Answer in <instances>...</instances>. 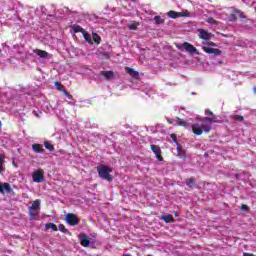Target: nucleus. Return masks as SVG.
<instances>
[{
	"label": "nucleus",
	"instance_id": "nucleus-41",
	"mask_svg": "<svg viewBox=\"0 0 256 256\" xmlns=\"http://www.w3.org/2000/svg\"><path fill=\"white\" fill-rule=\"evenodd\" d=\"M32 113H33V115H35V117L39 118V112H37V110H34Z\"/></svg>",
	"mask_w": 256,
	"mask_h": 256
},
{
	"label": "nucleus",
	"instance_id": "nucleus-33",
	"mask_svg": "<svg viewBox=\"0 0 256 256\" xmlns=\"http://www.w3.org/2000/svg\"><path fill=\"white\" fill-rule=\"evenodd\" d=\"M3 163H5V160L3 159V155L0 154V173H3Z\"/></svg>",
	"mask_w": 256,
	"mask_h": 256
},
{
	"label": "nucleus",
	"instance_id": "nucleus-30",
	"mask_svg": "<svg viewBox=\"0 0 256 256\" xmlns=\"http://www.w3.org/2000/svg\"><path fill=\"white\" fill-rule=\"evenodd\" d=\"M82 35L85 39V41H87V43H91V35L89 33H87L85 30L84 32H82Z\"/></svg>",
	"mask_w": 256,
	"mask_h": 256
},
{
	"label": "nucleus",
	"instance_id": "nucleus-13",
	"mask_svg": "<svg viewBox=\"0 0 256 256\" xmlns=\"http://www.w3.org/2000/svg\"><path fill=\"white\" fill-rule=\"evenodd\" d=\"M80 244L82 247H89L91 245V240L87 238V235L83 234L80 236Z\"/></svg>",
	"mask_w": 256,
	"mask_h": 256
},
{
	"label": "nucleus",
	"instance_id": "nucleus-31",
	"mask_svg": "<svg viewBox=\"0 0 256 256\" xmlns=\"http://www.w3.org/2000/svg\"><path fill=\"white\" fill-rule=\"evenodd\" d=\"M58 229H59V231H61V233H69V230H67V228L63 224H60L58 226Z\"/></svg>",
	"mask_w": 256,
	"mask_h": 256
},
{
	"label": "nucleus",
	"instance_id": "nucleus-11",
	"mask_svg": "<svg viewBox=\"0 0 256 256\" xmlns=\"http://www.w3.org/2000/svg\"><path fill=\"white\" fill-rule=\"evenodd\" d=\"M11 191V184L0 182V193H2V195H5V193H11Z\"/></svg>",
	"mask_w": 256,
	"mask_h": 256
},
{
	"label": "nucleus",
	"instance_id": "nucleus-38",
	"mask_svg": "<svg viewBox=\"0 0 256 256\" xmlns=\"http://www.w3.org/2000/svg\"><path fill=\"white\" fill-rule=\"evenodd\" d=\"M241 211H248L249 210V206L243 204L241 207H240Z\"/></svg>",
	"mask_w": 256,
	"mask_h": 256
},
{
	"label": "nucleus",
	"instance_id": "nucleus-20",
	"mask_svg": "<svg viewBox=\"0 0 256 256\" xmlns=\"http://www.w3.org/2000/svg\"><path fill=\"white\" fill-rule=\"evenodd\" d=\"M126 73L129 74L130 77H139V72L135 71L133 68L126 67Z\"/></svg>",
	"mask_w": 256,
	"mask_h": 256
},
{
	"label": "nucleus",
	"instance_id": "nucleus-10",
	"mask_svg": "<svg viewBox=\"0 0 256 256\" xmlns=\"http://www.w3.org/2000/svg\"><path fill=\"white\" fill-rule=\"evenodd\" d=\"M168 17L170 19H178V17H187L189 15V12H176V11H173V10H170L168 13H167Z\"/></svg>",
	"mask_w": 256,
	"mask_h": 256
},
{
	"label": "nucleus",
	"instance_id": "nucleus-42",
	"mask_svg": "<svg viewBox=\"0 0 256 256\" xmlns=\"http://www.w3.org/2000/svg\"><path fill=\"white\" fill-rule=\"evenodd\" d=\"M253 93L256 95V86L253 87Z\"/></svg>",
	"mask_w": 256,
	"mask_h": 256
},
{
	"label": "nucleus",
	"instance_id": "nucleus-6",
	"mask_svg": "<svg viewBox=\"0 0 256 256\" xmlns=\"http://www.w3.org/2000/svg\"><path fill=\"white\" fill-rule=\"evenodd\" d=\"M150 149L158 161H163V152L161 151V147L159 145L152 144L150 145Z\"/></svg>",
	"mask_w": 256,
	"mask_h": 256
},
{
	"label": "nucleus",
	"instance_id": "nucleus-23",
	"mask_svg": "<svg viewBox=\"0 0 256 256\" xmlns=\"http://www.w3.org/2000/svg\"><path fill=\"white\" fill-rule=\"evenodd\" d=\"M45 229L46 230L52 229V231H59V228L55 225V223H46Z\"/></svg>",
	"mask_w": 256,
	"mask_h": 256
},
{
	"label": "nucleus",
	"instance_id": "nucleus-21",
	"mask_svg": "<svg viewBox=\"0 0 256 256\" xmlns=\"http://www.w3.org/2000/svg\"><path fill=\"white\" fill-rule=\"evenodd\" d=\"M185 183L187 187H189L190 189H193L195 187L196 180L195 178H190V179H187Z\"/></svg>",
	"mask_w": 256,
	"mask_h": 256
},
{
	"label": "nucleus",
	"instance_id": "nucleus-1",
	"mask_svg": "<svg viewBox=\"0 0 256 256\" xmlns=\"http://www.w3.org/2000/svg\"><path fill=\"white\" fill-rule=\"evenodd\" d=\"M205 115H208L210 117H204L200 119L202 123L201 125H199V123L192 124V132L194 133V135H203V131H205V133H210L212 123H221V121H219V118H217V116H215V114H213V111H211L210 109L205 110Z\"/></svg>",
	"mask_w": 256,
	"mask_h": 256
},
{
	"label": "nucleus",
	"instance_id": "nucleus-3",
	"mask_svg": "<svg viewBox=\"0 0 256 256\" xmlns=\"http://www.w3.org/2000/svg\"><path fill=\"white\" fill-rule=\"evenodd\" d=\"M176 47L179 49V51H187L190 53V55H199V50L193 46V44L189 42H184L182 44H176Z\"/></svg>",
	"mask_w": 256,
	"mask_h": 256
},
{
	"label": "nucleus",
	"instance_id": "nucleus-19",
	"mask_svg": "<svg viewBox=\"0 0 256 256\" xmlns=\"http://www.w3.org/2000/svg\"><path fill=\"white\" fill-rule=\"evenodd\" d=\"M71 29L74 33H84L85 29H83V27H81L80 25L77 24H73L71 26Z\"/></svg>",
	"mask_w": 256,
	"mask_h": 256
},
{
	"label": "nucleus",
	"instance_id": "nucleus-5",
	"mask_svg": "<svg viewBox=\"0 0 256 256\" xmlns=\"http://www.w3.org/2000/svg\"><path fill=\"white\" fill-rule=\"evenodd\" d=\"M237 17H240V19H246L245 14L241 10L234 9L229 16L228 21L235 22L237 21Z\"/></svg>",
	"mask_w": 256,
	"mask_h": 256
},
{
	"label": "nucleus",
	"instance_id": "nucleus-40",
	"mask_svg": "<svg viewBox=\"0 0 256 256\" xmlns=\"http://www.w3.org/2000/svg\"><path fill=\"white\" fill-rule=\"evenodd\" d=\"M243 256H255V254L244 252V253H243Z\"/></svg>",
	"mask_w": 256,
	"mask_h": 256
},
{
	"label": "nucleus",
	"instance_id": "nucleus-35",
	"mask_svg": "<svg viewBox=\"0 0 256 256\" xmlns=\"http://www.w3.org/2000/svg\"><path fill=\"white\" fill-rule=\"evenodd\" d=\"M204 45H208V47H217V44L215 42H204Z\"/></svg>",
	"mask_w": 256,
	"mask_h": 256
},
{
	"label": "nucleus",
	"instance_id": "nucleus-12",
	"mask_svg": "<svg viewBox=\"0 0 256 256\" xmlns=\"http://www.w3.org/2000/svg\"><path fill=\"white\" fill-rule=\"evenodd\" d=\"M102 77L106 79V81H111V79H115V72L113 71H102L101 72Z\"/></svg>",
	"mask_w": 256,
	"mask_h": 256
},
{
	"label": "nucleus",
	"instance_id": "nucleus-18",
	"mask_svg": "<svg viewBox=\"0 0 256 256\" xmlns=\"http://www.w3.org/2000/svg\"><path fill=\"white\" fill-rule=\"evenodd\" d=\"M32 149L34 153H44L45 149L41 144H33Z\"/></svg>",
	"mask_w": 256,
	"mask_h": 256
},
{
	"label": "nucleus",
	"instance_id": "nucleus-9",
	"mask_svg": "<svg viewBox=\"0 0 256 256\" xmlns=\"http://www.w3.org/2000/svg\"><path fill=\"white\" fill-rule=\"evenodd\" d=\"M198 33H199V35H198L199 38L203 39L204 41H209L210 39L213 38V35L211 34V32H208L205 29H199Z\"/></svg>",
	"mask_w": 256,
	"mask_h": 256
},
{
	"label": "nucleus",
	"instance_id": "nucleus-34",
	"mask_svg": "<svg viewBox=\"0 0 256 256\" xmlns=\"http://www.w3.org/2000/svg\"><path fill=\"white\" fill-rule=\"evenodd\" d=\"M170 137L176 146L179 145V142H177V134H171Z\"/></svg>",
	"mask_w": 256,
	"mask_h": 256
},
{
	"label": "nucleus",
	"instance_id": "nucleus-2",
	"mask_svg": "<svg viewBox=\"0 0 256 256\" xmlns=\"http://www.w3.org/2000/svg\"><path fill=\"white\" fill-rule=\"evenodd\" d=\"M98 176L100 179H104V181H108V183H111L113 181V177L111 176V173L113 172V169L110 168L107 165H100L97 166Z\"/></svg>",
	"mask_w": 256,
	"mask_h": 256
},
{
	"label": "nucleus",
	"instance_id": "nucleus-26",
	"mask_svg": "<svg viewBox=\"0 0 256 256\" xmlns=\"http://www.w3.org/2000/svg\"><path fill=\"white\" fill-rule=\"evenodd\" d=\"M39 207H41V200H35L33 203H32V206L30 207V209H37L39 211Z\"/></svg>",
	"mask_w": 256,
	"mask_h": 256
},
{
	"label": "nucleus",
	"instance_id": "nucleus-28",
	"mask_svg": "<svg viewBox=\"0 0 256 256\" xmlns=\"http://www.w3.org/2000/svg\"><path fill=\"white\" fill-rule=\"evenodd\" d=\"M44 147L45 149H48V151H55V146L47 141L44 142Z\"/></svg>",
	"mask_w": 256,
	"mask_h": 256
},
{
	"label": "nucleus",
	"instance_id": "nucleus-15",
	"mask_svg": "<svg viewBox=\"0 0 256 256\" xmlns=\"http://www.w3.org/2000/svg\"><path fill=\"white\" fill-rule=\"evenodd\" d=\"M34 53L38 55V57H41V59H47V57H49V53L41 49L34 50Z\"/></svg>",
	"mask_w": 256,
	"mask_h": 256
},
{
	"label": "nucleus",
	"instance_id": "nucleus-14",
	"mask_svg": "<svg viewBox=\"0 0 256 256\" xmlns=\"http://www.w3.org/2000/svg\"><path fill=\"white\" fill-rule=\"evenodd\" d=\"M177 155L180 159H185L187 157V154L181 144H177Z\"/></svg>",
	"mask_w": 256,
	"mask_h": 256
},
{
	"label": "nucleus",
	"instance_id": "nucleus-27",
	"mask_svg": "<svg viewBox=\"0 0 256 256\" xmlns=\"http://www.w3.org/2000/svg\"><path fill=\"white\" fill-rule=\"evenodd\" d=\"M232 119L234 121H239L240 123H242V121H245V117L239 115V114H235L234 116H232Z\"/></svg>",
	"mask_w": 256,
	"mask_h": 256
},
{
	"label": "nucleus",
	"instance_id": "nucleus-22",
	"mask_svg": "<svg viewBox=\"0 0 256 256\" xmlns=\"http://www.w3.org/2000/svg\"><path fill=\"white\" fill-rule=\"evenodd\" d=\"M29 215H30V219H33L39 215V210L34 208H29Z\"/></svg>",
	"mask_w": 256,
	"mask_h": 256
},
{
	"label": "nucleus",
	"instance_id": "nucleus-25",
	"mask_svg": "<svg viewBox=\"0 0 256 256\" xmlns=\"http://www.w3.org/2000/svg\"><path fill=\"white\" fill-rule=\"evenodd\" d=\"M54 86L57 91H62V93H65V91H67V89H65V86H63V84H61L60 82H55Z\"/></svg>",
	"mask_w": 256,
	"mask_h": 256
},
{
	"label": "nucleus",
	"instance_id": "nucleus-29",
	"mask_svg": "<svg viewBox=\"0 0 256 256\" xmlns=\"http://www.w3.org/2000/svg\"><path fill=\"white\" fill-rule=\"evenodd\" d=\"M154 21L156 22L157 25H161V24L165 23V20L163 18H161V16H155Z\"/></svg>",
	"mask_w": 256,
	"mask_h": 256
},
{
	"label": "nucleus",
	"instance_id": "nucleus-17",
	"mask_svg": "<svg viewBox=\"0 0 256 256\" xmlns=\"http://www.w3.org/2000/svg\"><path fill=\"white\" fill-rule=\"evenodd\" d=\"M176 125H178V127H185V129L189 127V123L179 117H176Z\"/></svg>",
	"mask_w": 256,
	"mask_h": 256
},
{
	"label": "nucleus",
	"instance_id": "nucleus-16",
	"mask_svg": "<svg viewBox=\"0 0 256 256\" xmlns=\"http://www.w3.org/2000/svg\"><path fill=\"white\" fill-rule=\"evenodd\" d=\"M160 219L164 221L165 223H175V218H173V215L168 214V215H162L160 216Z\"/></svg>",
	"mask_w": 256,
	"mask_h": 256
},
{
	"label": "nucleus",
	"instance_id": "nucleus-4",
	"mask_svg": "<svg viewBox=\"0 0 256 256\" xmlns=\"http://www.w3.org/2000/svg\"><path fill=\"white\" fill-rule=\"evenodd\" d=\"M32 179L34 183H43L45 181V172L43 169H38L33 172Z\"/></svg>",
	"mask_w": 256,
	"mask_h": 256
},
{
	"label": "nucleus",
	"instance_id": "nucleus-24",
	"mask_svg": "<svg viewBox=\"0 0 256 256\" xmlns=\"http://www.w3.org/2000/svg\"><path fill=\"white\" fill-rule=\"evenodd\" d=\"M92 39H93L94 43H96V45H101V36H99V34L93 33Z\"/></svg>",
	"mask_w": 256,
	"mask_h": 256
},
{
	"label": "nucleus",
	"instance_id": "nucleus-36",
	"mask_svg": "<svg viewBox=\"0 0 256 256\" xmlns=\"http://www.w3.org/2000/svg\"><path fill=\"white\" fill-rule=\"evenodd\" d=\"M64 95H66V97L71 101L73 100V95H71L67 90H64Z\"/></svg>",
	"mask_w": 256,
	"mask_h": 256
},
{
	"label": "nucleus",
	"instance_id": "nucleus-37",
	"mask_svg": "<svg viewBox=\"0 0 256 256\" xmlns=\"http://www.w3.org/2000/svg\"><path fill=\"white\" fill-rule=\"evenodd\" d=\"M167 121H168L169 125H173V123H177V118H175V119L167 118Z\"/></svg>",
	"mask_w": 256,
	"mask_h": 256
},
{
	"label": "nucleus",
	"instance_id": "nucleus-8",
	"mask_svg": "<svg viewBox=\"0 0 256 256\" xmlns=\"http://www.w3.org/2000/svg\"><path fill=\"white\" fill-rule=\"evenodd\" d=\"M66 221L68 224L72 225L73 227H75V225H79V218L77 216H75V214L73 213H68L66 215Z\"/></svg>",
	"mask_w": 256,
	"mask_h": 256
},
{
	"label": "nucleus",
	"instance_id": "nucleus-7",
	"mask_svg": "<svg viewBox=\"0 0 256 256\" xmlns=\"http://www.w3.org/2000/svg\"><path fill=\"white\" fill-rule=\"evenodd\" d=\"M202 51H204V53H207L208 55H215L216 57H219L223 53L217 48H209L207 46H202Z\"/></svg>",
	"mask_w": 256,
	"mask_h": 256
},
{
	"label": "nucleus",
	"instance_id": "nucleus-32",
	"mask_svg": "<svg viewBox=\"0 0 256 256\" xmlns=\"http://www.w3.org/2000/svg\"><path fill=\"white\" fill-rule=\"evenodd\" d=\"M128 29H130V31H137V24L136 23L129 24Z\"/></svg>",
	"mask_w": 256,
	"mask_h": 256
},
{
	"label": "nucleus",
	"instance_id": "nucleus-39",
	"mask_svg": "<svg viewBox=\"0 0 256 256\" xmlns=\"http://www.w3.org/2000/svg\"><path fill=\"white\" fill-rule=\"evenodd\" d=\"M207 23H215V19L214 18H208Z\"/></svg>",
	"mask_w": 256,
	"mask_h": 256
}]
</instances>
